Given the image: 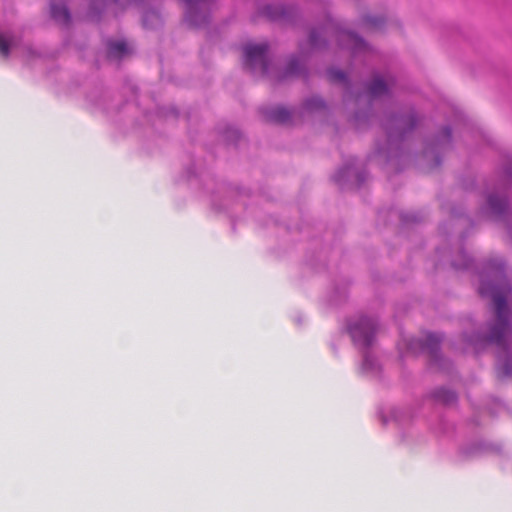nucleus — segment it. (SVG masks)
<instances>
[{
	"label": "nucleus",
	"instance_id": "f257e3e1",
	"mask_svg": "<svg viewBox=\"0 0 512 512\" xmlns=\"http://www.w3.org/2000/svg\"><path fill=\"white\" fill-rule=\"evenodd\" d=\"M478 290L482 297L492 299L495 317L487 322L484 330L471 334L464 333L463 340L474 348L495 345L506 352L507 336L511 330L506 299L510 291V283L507 264L502 257L494 256L484 261Z\"/></svg>",
	"mask_w": 512,
	"mask_h": 512
},
{
	"label": "nucleus",
	"instance_id": "f03ea898",
	"mask_svg": "<svg viewBox=\"0 0 512 512\" xmlns=\"http://www.w3.org/2000/svg\"><path fill=\"white\" fill-rule=\"evenodd\" d=\"M300 55H291L285 68L275 71L269 59L268 43H248L243 47L244 69L254 76L267 77L275 83H281L292 77L307 76L304 44H300Z\"/></svg>",
	"mask_w": 512,
	"mask_h": 512
},
{
	"label": "nucleus",
	"instance_id": "7ed1b4c3",
	"mask_svg": "<svg viewBox=\"0 0 512 512\" xmlns=\"http://www.w3.org/2000/svg\"><path fill=\"white\" fill-rule=\"evenodd\" d=\"M335 39L341 49L348 50L352 57L366 56L371 53V46L357 33L346 30L329 14H325L323 22L313 27L308 36V42L312 51L325 50L329 41Z\"/></svg>",
	"mask_w": 512,
	"mask_h": 512
},
{
	"label": "nucleus",
	"instance_id": "20e7f679",
	"mask_svg": "<svg viewBox=\"0 0 512 512\" xmlns=\"http://www.w3.org/2000/svg\"><path fill=\"white\" fill-rule=\"evenodd\" d=\"M420 122V117L413 108L401 110L395 114H386L381 126L386 133V142L377 146L376 155L393 163L405 155L404 141Z\"/></svg>",
	"mask_w": 512,
	"mask_h": 512
},
{
	"label": "nucleus",
	"instance_id": "39448f33",
	"mask_svg": "<svg viewBox=\"0 0 512 512\" xmlns=\"http://www.w3.org/2000/svg\"><path fill=\"white\" fill-rule=\"evenodd\" d=\"M378 329L379 323L374 317L362 315L348 323V332L354 345L362 353L361 370L364 373H377L379 371L378 361L369 351L375 343Z\"/></svg>",
	"mask_w": 512,
	"mask_h": 512
},
{
	"label": "nucleus",
	"instance_id": "423d86ee",
	"mask_svg": "<svg viewBox=\"0 0 512 512\" xmlns=\"http://www.w3.org/2000/svg\"><path fill=\"white\" fill-rule=\"evenodd\" d=\"M395 84L396 80L392 74L386 73L385 75H381L379 73H375L372 79L365 84V91L355 95L353 101L357 105L362 101H367L369 105V109L367 111L359 110L354 113L353 122L357 129H362L365 125L370 123L373 116L371 113L373 100L382 96H390Z\"/></svg>",
	"mask_w": 512,
	"mask_h": 512
},
{
	"label": "nucleus",
	"instance_id": "0eeeda50",
	"mask_svg": "<svg viewBox=\"0 0 512 512\" xmlns=\"http://www.w3.org/2000/svg\"><path fill=\"white\" fill-rule=\"evenodd\" d=\"M87 2V16L91 20H98L101 13L111 4L121 9L135 4L142 9V25L145 29H157L163 23L159 10L154 6L156 0H87Z\"/></svg>",
	"mask_w": 512,
	"mask_h": 512
},
{
	"label": "nucleus",
	"instance_id": "6e6552de",
	"mask_svg": "<svg viewBox=\"0 0 512 512\" xmlns=\"http://www.w3.org/2000/svg\"><path fill=\"white\" fill-rule=\"evenodd\" d=\"M443 340L442 334L429 333L424 338H411L407 343L408 349L413 353H425L429 357L430 364L441 370H448L450 361L445 359L440 351Z\"/></svg>",
	"mask_w": 512,
	"mask_h": 512
},
{
	"label": "nucleus",
	"instance_id": "1a4fd4ad",
	"mask_svg": "<svg viewBox=\"0 0 512 512\" xmlns=\"http://www.w3.org/2000/svg\"><path fill=\"white\" fill-rule=\"evenodd\" d=\"M368 179L365 168L359 167L358 160L350 157L333 175V181L341 189H359Z\"/></svg>",
	"mask_w": 512,
	"mask_h": 512
},
{
	"label": "nucleus",
	"instance_id": "9d476101",
	"mask_svg": "<svg viewBox=\"0 0 512 512\" xmlns=\"http://www.w3.org/2000/svg\"><path fill=\"white\" fill-rule=\"evenodd\" d=\"M185 4L184 22L191 28H204L211 21L214 0H182Z\"/></svg>",
	"mask_w": 512,
	"mask_h": 512
},
{
	"label": "nucleus",
	"instance_id": "9b49d317",
	"mask_svg": "<svg viewBox=\"0 0 512 512\" xmlns=\"http://www.w3.org/2000/svg\"><path fill=\"white\" fill-rule=\"evenodd\" d=\"M452 146V130L450 126H444L432 139L427 140L423 150L424 158L431 167H439L442 163L441 155Z\"/></svg>",
	"mask_w": 512,
	"mask_h": 512
},
{
	"label": "nucleus",
	"instance_id": "f8f14e48",
	"mask_svg": "<svg viewBox=\"0 0 512 512\" xmlns=\"http://www.w3.org/2000/svg\"><path fill=\"white\" fill-rule=\"evenodd\" d=\"M261 15L270 21L295 24L299 16V10L294 5L268 4L261 8Z\"/></svg>",
	"mask_w": 512,
	"mask_h": 512
},
{
	"label": "nucleus",
	"instance_id": "ddd939ff",
	"mask_svg": "<svg viewBox=\"0 0 512 512\" xmlns=\"http://www.w3.org/2000/svg\"><path fill=\"white\" fill-rule=\"evenodd\" d=\"M50 16L61 27L68 28L71 25L72 16L65 1L51 0Z\"/></svg>",
	"mask_w": 512,
	"mask_h": 512
},
{
	"label": "nucleus",
	"instance_id": "4468645a",
	"mask_svg": "<svg viewBox=\"0 0 512 512\" xmlns=\"http://www.w3.org/2000/svg\"><path fill=\"white\" fill-rule=\"evenodd\" d=\"M260 112L266 121L272 123L285 124L291 119L290 111L282 106L264 107Z\"/></svg>",
	"mask_w": 512,
	"mask_h": 512
},
{
	"label": "nucleus",
	"instance_id": "2eb2a0df",
	"mask_svg": "<svg viewBox=\"0 0 512 512\" xmlns=\"http://www.w3.org/2000/svg\"><path fill=\"white\" fill-rule=\"evenodd\" d=\"M327 75L330 81L342 83L345 85V92L343 95V100L345 103L354 100L355 95L352 91L348 77L344 71L337 68H330L327 70Z\"/></svg>",
	"mask_w": 512,
	"mask_h": 512
},
{
	"label": "nucleus",
	"instance_id": "dca6fc26",
	"mask_svg": "<svg viewBox=\"0 0 512 512\" xmlns=\"http://www.w3.org/2000/svg\"><path fill=\"white\" fill-rule=\"evenodd\" d=\"M430 397L439 404L452 406L457 403L458 395L454 390L438 387L430 393Z\"/></svg>",
	"mask_w": 512,
	"mask_h": 512
},
{
	"label": "nucleus",
	"instance_id": "f3484780",
	"mask_svg": "<svg viewBox=\"0 0 512 512\" xmlns=\"http://www.w3.org/2000/svg\"><path fill=\"white\" fill-rule=\"evenodd\" d=\"M130 53L127 43L123 40H110L107 43V56L109 59H121Z\"/></svg>",
	"mask_w": 512,
	"mask_h": 512
},
{
	"label": "nucleus",
	"instance_id": "a211bd4d",
	"mask_svg": "<svg viewBox=\"0 0 512 512\" xmlns=\"http://www.w3.org/2000/svg\"><path fill=\"white\" fill-rule=\"evenodd\" d=\"M473 264V258L462 247H459L457 254L451 260V265L455 270H469Z\"/></svg>",
	"mask_w": 512,
	"mask_h": 512
},
{
	"label": "nucleus",
	"instance_id": "6ab92c4d",
	"mask_svg": "<svg viewBox=\"0 0 512 512\" xmlns=\"http://www.w3.org/2000/svg\"><path fill=\"white\" fill-rule=\"evenodd\" d=\"M327 107L326 102L320 96H311L303 102V108L309 112L322 111Z\"/></svg>",
	"mask_w": 512,
	"mask_h": 512
},
{
	"label": "nucleus",
	"instance_id": "aec40b11",
	"mask_svg": "<svg viewBox=\"0 0 512 512\" xmlns=\"http://www.w3.org/2000/svg\"><path fill=\"white\" fill-rule=\"evenodd\" d=\"M15 45V39L10 33L0 32V54L3 57L7 58L11 48Z\"/></svg>",
	"mask_w": 512,
	"mask_h": 512
},
{
	"label": "nucleus",
	"instance_id": "412c9836",
	"mask_svg": "<svg viewBox=\"0 0 512 512\" xmlns=\"http://www.w3.org/2000/svg\"><path fill=\"white\" fill-rule=\"evenodd\" d=\"M494 447L493 445L491 444H487V443H484V442H477V443H473L471 444L470 446L468 447H465L461 450V452L465 455V456H476V455H479L480 453H482L483 451H488V450H492Z\"/></svg>",
	"mask_w": 512,
	"mask_h": 512
},
{
	"label": "nucleus",
	"instance_id": "4be33fe9",
	"mask_svg": "<svg viewBox=\"0 0 512 512\" xmlns=\"http://www.w3.org/2000/svg\"><path fill=\"white\" fill-rule=\"evenodd\" d=\"M498 368L503 376L512 378V353L499 357Z\"/></svg>",
	"mask_w": 512,
	"mask_h": 512
},
{
	"label": "nucleus",
	"instance_id": "5701e85b",
	"mask_svg": "<svg viewBox=\"0 0 512 512\" xmlns=\"http://www.w3.org/2000/svg\"><path fill=\"white\" fill-rule=\"evenodd\" d=\"M385 22L386 20L383 16L365 15L362 17V24L372 29L382 28Z\"/></svg>",
	"mask_w": 512,
	"mask_h": 512
},
{
	"label": "nucleus",
	"instance_id": "b1692460",
	"mask_svg": "<svg viewBox=\"0 0 512 512\" xmlns=\"http://www.w3.org/2000/svg\"><path fill=\"white\" fill-rule=\"evenodd\" d=\"M400 219L403 223H419L423 215L420 212H405L400 214Z\"/></svg>",
	"mask_w": 512,
	"mask_h": 512
},
{
	"label": "nucleus",
	"instance_id": "393cba45",
	"mask_svg": "<svg viewBox=\"0 0 512 512\" xmlns=\"http://www.w3.org/2000/svg\"><path fill=\"white\" fill-rule=\"evenodd\" d=\"M224 137L230 143H237L241 139V133L234 127H227L224 132Z\"/></svg>",
	"mask_w": 512,
	"mask_h": 512
},
{
	"label": "nucleus",
	"instance_id": "a878e982",
	"mask_svg": "<svg viewBox=\"0 0 512 512\" xmlns=\"http://www.w3.org/2000/svg\"><path fill=\"white\" fill-rule=\"evenodd\" d=\"M503 171L506 181H512V157L507 159Z\"/></svg>",
	"mask_w": 512,
	"mask_h": 512
},
{
	"label": "nucleus",
	"instance_id": "bb28decb",
	"mask_svg": "<svg viewBox=\"0 0 512 512\" xmlns=\"http://www.w3.org/2000/svg\"><path fill=\"white\" fill-rule=\"evenodd\" d=\"M27 52L31 56L35 55V52L33 51V49L31 47H27Z\"/></svg>",
	"mask_w": 512,
	"mask_h": 512
},
{
	"label": "nucleus",
	"instance_id": "cd10ccee",
	"mask_svg": "<svg viewBox=\"0 0 512 512\" xmlns=\"http://www.w3.org/2000/svg\"><path fill=\"white\" fill-rule=\"evenodd\" d=\"M451 215L455 217L460 216L454 209L451 210Z\"/></svg>",
	"mask_w": 512,
	"mask_h": 512
},
{
	"label": "nucleus",
	"instance_id": "c85d7f7f",
	"mask_svg": "<svg viewBox=\"0 0 512 512\" xmlns=\"http://www.w3.org/2000/svg\"><path fill=\"white\" fill-rule=\"evenodd\" d=\"M393 417H395V418L397 417L396 411H393Z\"/></svg>",
	"mask_w": 512,
	"mask_h": 512
}]
</instances>
